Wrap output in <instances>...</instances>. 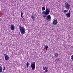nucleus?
<instances>
[{
    "instance_id": "obj_17",
    "label": "nucleus",
    "mask_w": 73,
    "mask_h": 73,
    "mask_svg": "<svg viewBox=\"0 0 73 73\" xmlns=\"http://www.w3.org/2000/svg\"><path fill=\"white\" fill-rule=\"evenodd\" d=\"M26 65H27V68H28V62H27V63Z\"/></svg>"
},
{
    "instance_id": "obj_5",
    "label": "nucleus",
    "mask_w": 73,
    "mask_h": 73,
    "mask_svg": "<svg viewBox=\"0 0 73 73\" xmlns=\"http://www.w3.org/2000/svg\"><path fill=\"white\" fill-rule=\"evenodd\" d=\"M46 19L47 21H50L51 19V17H50V15H49L47 16V17L46 18Z\"/></svg>"
},
{
    "instance_id": "obj_6",
    "label": "nucleus",
    "mask_w": 73,
    "mask_h": 73,
    "mask_svg": "<svg viewBox=\"0 0 73 73\" xmlns=\"http://www.w3.org/2000/svg\"><path fill=\"white\" fill-rule=\"evenodd\" d=\"M70 11H69V12L68 13H67L66 15L67 17H70Z\"/></svg>"
},
{
    "instance_id": "obj_15",
    "label": "nucleus",
    "mask_w": 73,
    "mask_h": 73,
    "mask_svg": "<svg viewBox=\"0 0 73 73\" xmlns=\"http://www.w3.org/2000/svg\"><path fill=\"white\" fill-rule=\"evenodd\" d=\"M48 45H46L45 48L46 50H48Z\"/></svg>"
},
{
    "instance_id": "obj_11",
    "label": "nucleus",
    "mask_w": 73,
    "mask_h": 73,
    "mask_svg": "<svg viewBox=\"0 0 73 73\" xmlns=\"http://www.w3.org/2000/svg\"><path fill=\"white\" fill-rule=\"evenodd\" d=\"M54 56L55 57H58L59 56V55H58V53H56L55 54Z\"/></svg>"
},
{
    "instance_id": "obj_13",
    "label": "nucleus",
    "mask_w": 73,
    "mask_h": 73,
    "mask_svg": "<svg viewBox=\"0 0 73 73\" xmlns=\"http://www.w3.org/2000/svg\"><path fill=\"white\" fill-rule=\"evenodd\" d=\"M21 16L22 18H23V17H24V15H23V13L22 11L21 12Z\"/></svg>"
},
{
    "instance_id": "obj_2",
    "label": "nucleus",
    "mask_w": 73,
    "mask_h": 73,
    "mask_svg": "<svg viewBox=\"0 0 73 73\" xmlns=\"http://www.w3.org/2000/svg\"><path fill=\"white\" fill-rule=\"evenodd\" d=\"M19 27L22 35H23L25 33V28L24 27H21V24L19 26Z\"/></svg>"
},
{
    "instance_id": "obj_19",
    "label": "nucleus",
    "mask_w": 73,
    "mask_h": 73,
    "mask_svg": "<svg viewBox=\"0 0 73 73\" xmlns=\"http://www.w3.org/2000/svg\"><path fill=\"white\" fill-rule=\"evenodd\" d=\"M48 72V70H46V69L45 71V72Z\"/></svg>"
},
{
    "instance_id": "obj_20",
    "label": "nucleus",
    "mask_w": 73,
    "mask_h": 73,
    "mask_svg": "<svg viewBox=\"0 0 73 73\" xmlns=\"http://www.w3.org/2000/svg\"><path fill=\"white\" fill-rule=\"evenodd\" d=\"M5 70V67L4 66L3 67V70Z\"/></svg>"
},
{
    "instance_id": "obj_14",
    "label": "nucleus",
    "mask_w": 73,
    "mask_h": 73,
    "mask_svg": "<svg viewBox=\"0 0 73 73\" xmlns=\"http://www.w3.org/2000/svg\"><path fill=\"white\" fill-rule=\"evenodd\" d=\"M42 11H45V7H42Z\"/></svg>"
},
{
    "instance_id": "obj_4",
    "label": "nucleus",
    "mask_w": 73,
    "mask_h": 73,
    "mask_svg": "<svg viewBox=\"0 0 73 73\" xmlns=\"http://www.w3.org/2000/svg\"><path fill=\"white\" fill-rule=\"evenodd\" d=\"M65 6L67 9H70V4L66 2L65 4Z\"/></svg>"
},
{
    "instance_id": "obj_9",
    "label": "nucleus",
    "mask_w": 73,
    "mask_h": 73,
    "mask_svg": "<svg viewBox=\"0 0 73 73\" xmlns=\"http://www.w3.org/2000/svg\"><path fill=\"white\" fill-rule=\"evenodd\" d=\"M5 60H9V57L8 55H6L5 56Z\"/></svg>"
},
{
    "instance_id": "obj_7",
    "label": "nucleus",
    "mask_w": 73,
    "mask_h": 73,
    "mask_svg": "<svg viewBox=\"0 0 73 73\" xmlns=\"http://www.w3.org/2000/svg\"><path fill=\"white\" fill-rule=\"evenodd\" d=\"M12 31H13L15 29V26L12 25L10 27Z\"/></svg>"
},
{
    "instance_id": "obj_1",
    "label": "nucleus",
    "mask_w": 73,
    "mask_h": 73,
    "mask_svg": "<svg viewBox=\"0 0 73 73\" xmlns=\"http://www.w3.org/2000/svg\"><path fill=\"white\" fill-rule=\"evenodd\" d=\"M49 12H50V9L47 8L45 11H43L42 12V14L45 15H43L44 17H45L46 16H48L49 14Z\"/></svg>"
},
{
    "instance_id": "obj_3",
    "label": "nucleus",
    "mask_w": 73,
    "mask_h": 73,
    "mask_svg": "<svg viewBox=\"0 0 73 73\" xmlns=\"http://www.w3.org/2000/svg\"><path fill=\"white\" fill-rule=\"evenodd\" d=\"M31 67L32 70H35V64H36V63L35 62H31Z\"/></svg>"
},
{
    "instance_id": "obj_16",
    "label": "nucleus",
    "mask_w": 73,
    "mask_h": 73,
    "mask_svg": "<svg viewBox=\"0 0 73 73\" xmlns=\"http://www.w3.org/2000/svg\"><path fill=\"white\" fill-rule=\"evenodd\" d=\"M64 13H66V12H68V10H64Z\"/></svg>"
},
{
    "instance_id": "obj_12",
    "label": "nucleus",
    "mask_w": 73,
    "mask_h": 73,
    "mask_svg": "<svg viewBox=\"0 0 73 73\" xmlns=\"http://www.w3.org/2000/svg\"><path fill=\"white\" fill-rule=\"evenodd\" d=\"M31 18H32V19L33 20H35V15H34V16H33V15H32V16L31 17Z\"/></svg>"
},
{
    "instance_id": "obj_21",
    "label": "nucleus",
    "mask_w": 73,
    "mask_h": 73,
    "mask_svg": "<svg viewBox=\"0 0 73 73\" xmlns=\"http://www.w3.org/2000/svg\"><path fill=\"white\" fill-rule=\"evenodd\" d=\"M48 67H47L46 68V69L48 70Z\"/></svg>"
},
{
    "instance_id": "obj_10",
    "label": "nucleus",
    "mask_w": 73,
    "mask_h": 73,
    "mask_svg": "<svg viewBox=\"0 0 73 73\" xmlns=\"http://www.w3.org/2000/svg\"><path fill=\"white\" fill-rule=\"evenodd\" d=\"M3 72V68H2V67L0 66V73L2 72Z\"/></svg>"
},
{
    "instance_id": "obj_8",
    "label": "nucleus",
    "mask_w": 73,
    "mask_h": 73,
    "mask_svg": "<svg viewBox=\"0 0 73 73\" xmlns=\"http://www.w3.org/2000/svg\"><path fill=\"white\" fill-rule=\"evenodd\" d=\"M57 24V21L56 20H54L53 22V25H56Z\"/></svg>"
},
{
    "instance_id": "obj_22",
    "label": "nucleus",
    "mask_w": 73,
    "mask_h": 73,
    "mask_svg": "<svg viewBox=\"0 0 73 73\" xmlns=\"http://www.w3.org/2000/svg\"><path fill=\"white\" fill-rule=\"evenodd\" d=\"M4 55L5 56V55H6V54H4Z\"/></svg>"
},
{
    "instance_id": "obj_18",
    "label": "nucleus",
    "mask_w": 73,
    "mask_h": 73,
    "mask_svg": "<svg viewBox=\"0 0 73 73\" xmlns=\"http://www.w3.org/2000/svg\"><path fill=\"white\" fill-rule=\"evenodd\" d=\"M43 70H45V69H46V67L45 66V67H44V66H43Z\"/></svg>"
}]
</instances>
